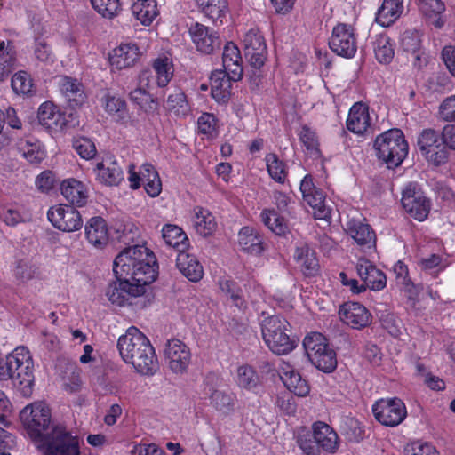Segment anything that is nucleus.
Wrapping results in <instances>:
<instances>
[{"instance_id": "obj_51", "label": "nucleus", "mask_w": 455, "mask_h": 455, "mask_svg": "<svg viewBox=\"0 0 455 455\" xmlns=\"http://www.w3.org/2000/svg\"><path fill=\"white\" fill-rule=\"evenodd\" d=\"M219 284L221 291L230 296L235 307L238 308H243L246 307L245 301L241 295L242 291L235 282L232 280H221Z\"/></svg>"}, {"instance_id": "obj_12", "label": "nucleus", "mask_w": 455, "mask_h": 455, "mask_svg": "<svg viewBox=\"0 0 455 455\" xmlns=\"http://www.w3.org/2000/svg\"><path fill=\"white\" fill-rule=\"evenodd\" d=\"M402 205L408 214L423 221L430 211V202L416 183H410L403 191Z\"/></svg>"}, {"instance_id": "obj_48", "label": "nucleus", "mask_w": 455, "mask_h": 455, "mask_svg": "<svg viewBox=\"0 0 455 455\" xmlns=\"http://www.w3.org/2000/svg\"><path fill=\"white\" fill-rule=\"evenodd\" d=\"M154 70L156 75V83L159 87L168 84L173 75L172 65L167 57L158 58L154 61Z\"/></svg>"}, {"instance_id": "obj_58", "label": "nucleus", "mask_w": 455, "mask_h": 455, "mask_svg": "<svg viewBox=\"0 0 455 455\" xmlns=\"http://www.w3.org/2000/svg\"><path fill=\"white\" fill-rule=\"evenodd\" d=\"M438 116L444 122L455 121V95L445 98L438 108Z\"/></svg>"}, {"instance_id": "obj_34", "label": "nucleus", "mask_w": 455, "mask_h": 455, "mask_svg": "<svg viewBox=\"0 0 455 455\" xmlns=\"http://www.w3.org/2000/svg\"><path fill=\"white\" fill-rule=\"evenodd\" d=\"M238 243L241 249L250 254L259 255L263 251L262 238L251 227H243L238 234Z\"/></svg>"}, {"instance_id": "obj_4", "label": "nucleus", "mask_w": 455, "mask_h": 455, "mask_svg": "<svg viewBox=\"0 0 455 455\" xmlns=\"http://www.w3.org/2000/svg\"><path fill=\"white\" fill-rule=\"evenodd\" d=\"M261 331L265 343L275 354H288L297 346L298 339L291 336V324L281 315L265 318Z\"/></svg>"}, {"instance_id": "obj_40", "label": "nucleus", "mask_w": 455, "mask_h": 455, "mask_svg": "<svg viewBox=\"0 0 455 455\" xmlns=\"http://www.w3.org/2000/svg\"><path fill=\"white\" fill-rule=\"evenodd\" d=\"M282 379L285 387L296 395L304 397L309 394L310 387L299 372L294 371L285 372Z\"/></svg>"}, {"instance_id": "obj_18", "label": "nucleus", "mask_w": 455, "mask_h": 455, "mask_svg": "<svg viewBox=\"0 0 455 455\" xmlns=\"http://www.w3.org/2000/svg\"><path fill=\"white\" fill-rule=\"evenodd\" d=\"M189 32L196 49L203 53L211 54L220 46L218 34L206 26L196 23Z\"/></svg>"}, {"instance_id": "obj_53", "label": "nucleus", "mask_w": 455, "mask_h": 455, "mask_svg": "<svg viewBox=\"0 0 455 455\" xmlns=\"http://www.w3.org/2000/svg\"><path fill=\"white\" fill-rule=\"evenodd\" d=\"M12 88L17 94L28 95L32 90V80L25 71L16 73L12 78Z\"/></svg>"}, {"instance_id": "obj_14", "label": "nucleus", "mask_w": 455, "mask_h": 455, "mask_svg": "<svg viewBox=\"0 0 455 455\" xmlns=\"http://www.w3.org/2000/svg\"><path fill=\"white\" fill-rule=\"evenodd\" d=\"M164 359L169 369L175 374L185 373L191 363L189 347L181 340H168L164 347Z\"/></svg>"}, {"instance_id": "obj_13", "label": "nucleus", "mask_w": 455, "mask_h": 455, "mask_svg": "<svg viewBox=\"0 0 455 455\" xmlns=\"http://www.w3.org/2000/svg\"><path fill=\"white\" fill-rule=\"evenodd\" d=\"M47 218L53 227L63 232H74L83 227L82 216L73 205L52 206L48 210Z\"/></svg>"}, {"instance_id": "obj_3", "label": "nucleus", "mask_w": 455, "mask_h": 455, "mask_svg": "<svg viewBox=\"0 0 455 455\" xmlns=\"http://www.w3.org/2000/svg\"><path fill=\"white\" fill-rule=\"evenodd\" d=\"M20 419L28 436L38 446L60 427L52 423L50 409L43 403L27 405L20 412Z\"/></svg>"}, {"instance_id": "obj_27", "label": "nucleus", "mask_w": 455, "mask_h": 455, "mask_svg": "<svg viewBox=\"0 0 455 455\" xmlns=\"http://www.w3.org/2000/svg\"><path fill=\"white\" fill-rule=\"evenodd\" d=\"M370 126V116L366 105L357 102L350 108L347 128L356 134H363Z\"/></svg>"}, {"instance_id": "obj_7", "label": "nucleus", "mask_w": 455, "mask_h": 455, "mask_svg": "<svg viewBox=\"0 0 455 455\" xmlns=\"http://www.w3.org/2000/svg\"><path fill=\"white\" fill-rule=\"evenodd\" d=\"M303 346L308 359L318 370L330 373L336 369V352L330 347L323 334L315 332L307 336Z\"/></svg>"}, {"instance_id": "obj_44", "label": "nucleus", "mask_w": 455, "mask_h": 455, "mask_svg": "<svg viewBox=\"0 0 455 455\" xmlns=\"http://www.w3.org/2000/svg\"><path fill=\"white\" fill-rule=\"evenodd\" d=\"M402 48L408 52L415 55V60H419L420 56L419 52L421 46V34L417 29L405 30L401 37Z\"/></svg>"}, {"instance_id": "obj_64", "label": "nucleus", "mask_w": 455, "mask_h": 455, "mask_svg": "<svg viewBox=\"0 0 455 455\" xmlns=\"http://www.w3.org/2000/svg\"><path fill=\"white\" fill-rule=\"evenodd\" d=\"M407 455H439L436 449L429 443H415L407 449Z\"/></svg>"}, {"instance_id": "obj_29", "label": "nucleus", "mask_w": 455, "mask_h": 455, "mask_svg": "<svg viewBox=\"0 0 455 455\" xmlns=\"http://www.w3.org/2000/svg\"><path fill=\"white\" fill-rule=\"evenodd\" d=\"M61 194L71 205L83 206L86 204L88 192L85 186L79 180L68 179L61 183Z\"/></svg>"}, {"instance_id": "obj_38", "label": "nucleus", "mask_w": 455, "mask_h": 455, "mask_svg": "<svg viewBox=\"0 0 455 455\" xmlns=\"http://www.w3.org/2000/svg\"><path fill=\"white\" fill-rule=\"evenodd\" d=\"M196 2L204 15L213 23H217L218 20L220 24L222 23L221 18L225 15L228 7L227 0H196Z\"/></svg>"}, {"instance_id": "obj_56", "label": "nucleus", "mask_w": 455, "mask_h": 455, "mask_svg": "<svg viewBox=\"0 0 455 455\" xmlns=\"http://www.w3.org/2000/svg\"><path fill=\"white\" fill-rule=\"evenodd\" d=\"M15 53L7 47L6 52L0 54V81L10 76L15 68Z\"/></svg>"}, {"instance_id": "obj_28", "label": "nucleus", "mask_w": 455, "mask_h": 455, "mask_svg": "<svg viewBox=\"0 0 455 455\" xmlns=\"http://www.w3.org/2000/svg\"><path fill=\"white\" fill-rule=\"evenodd\" d=\"M150 72L144 70L139 76L140 86L130 92V100L145 111L154 108L155 100L152 95L145 89L149 84Z\"/></svg>"}, {"instance_id": "obj_55", "label": "nucleus", "mask_w": 455, "mask_h": 455, "mask_svg": "<svg viewBox=\"0 0 455 455\" xmlns=\"http://www.w3.org/2000/svg\"><path fill=\"white\" fill-rule=\"evenodd\" d=\"M76 152L84 159H92L96 155L94 143L84 137L77 138L73 141Z\"/></svg>"}, {"instance_id": "obj_17", "label": "nucleus", "mask_w": 455, "mask_h": 455, "mask_svg": "<svg viewBox=\"0 0 455 455\" xmlns=\"http://www.w3.org/2000/svg\"><path fill=\"white\" fill-rule=\"evenodd\" d=\"M356 272L363 282L366 290L381 291L386 287V275L369 259L361 258L355 265Z\"/></svg>"}, {"instance_id": "obj_33", "label": "nucleus", "mask_w": 455, "mask_h": 455, "mask_svg": "<svg viewBox=\"0 0 455 455\" xmlns=\"http://www.w3.org/2000/svg\"><path fill=\"white\" fill-rule=\"evenodd\" d=\"M295 259L302 267L303 274L306 276H315L317 274L319 264L315 257V252L307 244L297 247Z\"/></svg>"}, {"instance_id": "obj_45", "label": "nucleus", "mask_w": 455, "mask_h": 455, "mask_svg": "<svg viewBox=\"0 0 455 455\" xmlns=\"http://www.w3.org/2000/svg\"><path fill=\"white\" fill-rule=\"evenodd\" d=\"M263 223L275 234L281 235L285 234L287 224L283 217L280 216L275 210H264L261 212Z\"/></svg>"}, {"instance_id": "obj_37", "label": "nucleus", "mask_w": 455, "mask_h": 455, "mask_svg": "<svg viewBox=\"0 0 455 455\" xmlns=\"http://www.w3.org/2000/svg\"><path fill=\"white\" fill-rule=\"evenodd\" d=\"M194 227L197 234L206 237L216 230L217 223L214 216L204 208H199L194 217Z\"/></svg>"}, {"instance_id": "obj_23", "label": "nucleus", "mask_w": 455, "mask_h": 455, "mask_svg": "<svg viewBox=\"0 0 455 455\" xmlns=\"http://www.w3.org/2000/svg\"><path fill=\"white\" fill-rule=\"evenodd\" d=\"M88 242L96 248H103L108 242V228L105 220L100 216L91 218L85 224Z\"/></svg>"}, {"instance_id": "obj_1", "label": "nucleus", "mask_w": 455, "mask_h": 455, "mask_svg": "<svg viewBox=\"0 0 455 455\" xmlns=\"http://www.w3.org/2000/svg\"><path fill=\"white\" fill-rule=\"evenodd\" d=\"M113 271L117 282L108 285L106 295L117 306H124L130 297L144 294L158 274L155 255L141 245L124 249L114 260Z\"/></svg>"}, {"instance_id": "obj_8", "label": "nucleus", "mask_w": 455, "mask_h": 455, "mask_svg": "<svg viewBox=\"0 0 455 455\" xmlns=\"http://www.w3.org/2000/svg\"><path fill=\"white\" fill-rule=\"evenodd\" d=\"M417 146L429 164L440 166L448 162L449 150L443 145L442 134L435 129H424L418 136Z\"/></svg>"}, {"instance_id": "obj_11", "label": "nucleus", "mask_w": 455, "mask_h": 455, "mask_svg": "<svg viewBox=\"0 0 455 455\" xmlns=\"http://www.w3.org/2000/svg\"><path fill=\"white\" fill-rule=\"evenodd\" d=\"M331 50L344 58H353L357 51V42L352 25L338 23L329 40Z\"/></svg>"}, {"instance_id": "obj_46", "label": "nucleus", "mask_w": 455, "mask_h": 455, "mask_svg": "<svg viewBox=\"0 0 455 455\" xmlns=\"http://www.w3.org/2000/svg\"><path fill=\"white\" fill-rule=\"evenodd\" d=\"M18 150L31 164H39L45 157V152L40 145L28 140H21L18 145Z\"/></svg>"}, {"instance_id": "obj_36", "label": "nucleus", "mask_w": 455, "mask_h": 455, "mask_svg": "<svg viewBox=\"0 0 455 455\" xmlns=\"http://www.w3.org/2000/svg\"><path fill=\"white\" fill-rule=\"evenodd\" d=\"M131 9L133 16L145 26L150 25L158 13L156 0H137Z\"/></svg>"}, {"instance_id": "obj_62", "label": "nucleus", "mask_w": 455, "mask_h": 455, "mask_svg": "<svg viewBox=\"0 0 455 455\" xmlns=\"http://www.w3.org/2000/svg\"><path fill=\"white\" fill-rule=\"evenodd\" d=\"M245 56L251 67L259 69L267 60V48H258L256 50H250L249 48L245 52Z\"/></svg>"}, {"instance_id": "obj_26", "label": "nucleus", "mask_w": 455, "mask_h": 455, "mask_svg": "<svg viewBox=\"0 0 455 455\" xmlns=\"http://www.w3.org/2000/svg\"><path fill=\"white\" fill-rule=\"evenodd\" d=\"M313 437H315L318 448L333 453L338 449V435L326 423L318 421L313 425Z\"/></svg>"}, {"instance_id": "obj_39", "label": "nucleus", "mask_w": 455, "mask_h": 455, "mask_svg": "<svg viewBox=\"0 0 455 455\" xmlns=\"http://www.w3.org/2000/svg\"><path fill=\"white\" fill-rule=\"evenodd\" d=\"M210 400L212 406L224 415H229L235 411L236 396L233 393L214 390Z\"/></svg>"}, {"instance_id": "obj_32", "label": "nucleus", "mask_w": 455, "mask_h": 455, "mask_svg": "<svg viewBox=\"0 0 455 455\" xmlns=\"http://www.w3.org/2000/svg\"><path fill=\"white\" fill-rule=\"evenodd\" d=\"M162 236L165 243L176 250L177 253L188 248V239L186 233L178 226L166 224L162 229Z\"/></svg>"}, {"instance_id": "obj_15", "label": "nucleus", "mask_w": 455, "mask_h": 455, "mask_svg": "<svg viewBox=\"0 0 455 455\" xmlns=\"http://www.w3.org/2000/svg\"><path fill=\"white\" fill-rule=\"evenodd\" d=\"M303 200L315 210V216L319 220L330 217V209L325 205V196L322 189L316 188L310 175H306L300 182Z\"/></svg>"}, {"instance_id": "obj_2", "label": "nucleus", "mask_w": 455, "mask_h": 455, "mask_svg": "<svg viewBox=\"0 0 455 455\" xmlns=\"http://www.w3.org/2000/svg\"><path fill=\"white\" fill-rule=\"evenodd\" d=\"M120 355L135 371L146 376L154 375L158 369L157 357L149 339L136 327H130L117 341Z\"/></svg>"}, {"instance_id": "obj_57", "label": "nucleus", "mask_w": 455, "mask_h": 455, "mask_svg": "<svg viewBox=\"0 0 455 455\" xmlns=\"http://www.w3.org/2000/svg\"><path fill=\"white\" fill-rule=\"evenodd\" d=\"M187 100L184 92L180 89H175L172 93L168 95L166 100V108L179 114L184 112L187 108Z\"/></svg>"}, {"instance_id": "obj_49", "label": "nucleus", "mask_w": 455, "mask_h": 455, "mask_svg": "<svg viewBox=\"0 0 455 455\" xmlns=\"http://www.w3.org/2000/svg\"><path fill=\"white\" fill-rule=\"evenodd\" d=\"M266 162L270 177L279 183H283L287 176L283 162L273 153L266 156Z\"/></svg>"}, {"instance_id": "obj_20", "label": "nucleus", "mask_w": 455, "mask_h": 455, "mask_svg": "<svg viewBox=\"0 0 455 455\" xmlns=\"http://www.w3.org/2000/svg\"><path fill=\"white\" fill-rule=\"evenodd\" d=\"M211 92L212 96L216 101L220 103H226L231 96L232 74L222 70L216 69L212 72L211 77Z\"/></svg>"}, {"instance_id": "obj_31", "label": "nucleus", "mask_w": 455, "mask_h": 455, "mask_svg": "<svg viewBox=\"0 0 455 455\" xmlns=\"http://www.w3.org/2000/svg\"><path fill=\"white\" fill-rule=\"evenodd\" d=\"M95 171H97L99 180L109 186H116L124 179L122 168L116 161H112L110 158L98 163Z\"/></svg>"}, {"instance_id": "obj_41", "label": "nucleus", "mask_w": 455, "mask_h": 455, "mask_svg": "<svg viewBox=\"0 0 455 455\" xmlns=\"http://www.w3.org/2000/svg\"><path fill=\"white\" fill-rule=\"evenodd\" d=\"M60 90L68 101L75 105H81L84 100L83 85L76 79L64 77L60 84Z\"/></svg>"}, {"instance_id": "obj_60", "label": "nucleus", "mask_w": 455, "mask_h": 455, "mask_svg": "<svg viewBox=\"0 0 455 455\" xmlns=\"http://www.w3.org/2000/svg\"><path fill=\"white\" fill-rule=\"evenodd\" d=\"M244 52L250 48L256 50L260 48H267L264 37L256 30L251 29L246 33L243 39Z\"/></svg>"}, {"instance_id": "obj_52", "label": "nucleus", "mask_w": 455, "mask_h": 455, "mask_svg": "<svg viewBox=\"0 0 455 455\" xmlns=\"http://www.w3.org/2000/svg\"><path fill=\"white\" fill-rule=\"evenodd\" d=\"M297 443L299 448L307 455H318L319 448L313 433L308 430L303 429L299 433Z\"/></svg>"}, {"instance_id": "obj_43", "label": "nucleus", "mask_w": 455, "mask_h": 455, "mask_svg": "<svg viewBox=\"0 0 455 455\" xmlns=\"http://www.w3.org/2000/svg\"><path fill=\"white\" fill-rule=\"evenodd\" d=\"M104 100L106 111L112 116L116 121H126L128 118V110L124 100L108 94L105 96Z\"/></svg>"}, {"instance_id": "obj_19", "label": "nucleus", "mask_w": 455, "mask_h": 455, "mask_svg": "<svg viewBox=\"0 0 455 455\" xmlns=\"http://www.w3.org/2000/svg\"><path fill=\"white\" fill-rule=\"evenodd\" d=\"M41 125L52 132H60L67 126V117L60 108L52 102L43 103L37 113Z\"/></svg>"}, {"instance_id": "obj_61", "label": "nucleus", "mask_w": 455, "mask_h": 455, "mask_svg": "<svg viewBox=\"0 0 455 455\" xmlns=\"http://www.w3.org/2000/svg\"><path fill=\"white\" fill-rule=\"evenodd\" d=\"M55 184L54 174L51 171H44L36 179V187L42 193H48Z\"/></svg>"}, {"instance_id": "obj_22", "label": "nucleus", "mask_w": 455, "mask_h": 455, "mask_svg": "<svg viewBox=\"0 0 455 455\" xmlns=\"http://www.w3.org/2000/svg\"><path fill=\"white\" fill-rule=\"evenodd\" d=\"M176 266L190 282L197 283L204 276V268L197 258L186 251L176 255Z\"/></svg>"}, {"instance_id": "obj_50", "label": "nucleus", "mask_w": 455, "mask_h": 455, "mask_svg": "<svg viewBox=\"0 0 455 455\" xmlns=\"http://www.w3.org/2000/svg\"><path fill=\"white\" fill-rule=\"evenodd\" d=\"M93 9L102 17L112 19L121 9L119 0H90Z\"/></svg>"}, {"instance_id": "obj_21", "label": "nucleus", "mask_w": 455, "mask_h": 455, "mask_svg": "<svg viewBox=\"0 0 455 455\" xmlns=\"http://www.w3.org/2000/svg\"><path fill=\"white\" fill-rule=\"evenodd\" d=\"M345 229L359 246L368 249L375 247L376 235L369 224L352 219L347 222Z\"/></svg>"}, {"instance_id": "obj_10", "label": "nucleus", "mask_w": 455, "mask_h": 455, "mask_svg": "<svg viewBox=\"0 0 455 455\" xmlns=\"http://www.w3.org/2000/svg\"><path fill=\"white\" fill-rule=\"evenodd\" d=\"M375 419L387 427H396L401 424L407 411L403 402L399 398L380 399L372 406Z\"/></svg>"}, {"instance_id": "obj_35", "label": "nucleus", "mask_w": 455, "mask_h": 455, "mask_svg": "<svg viewBox=\"0 0 455 455\" xmlns=\"http://www.w3.org/2000/svg\"><path fill=\"white\" fill-rule=\"evenodd\" d=\"M403 10V0H384L378 10L376 21L389 26L401 16Z\"/></svg>"}, {"instance_id": "obj_24", "label": "nucleus", "mask_w": 455, "mask_h": 455, "mask_svg": "<svg viewBox=\"0 0 455 455\" xmlns=\"http://www.w3.org/2000/svg\"><path fill=\"white\" fill-rule=\"evenodd\" d=\"M419 9L426 22L435 28H442L445 24L443 13L445 5L441 0H419Z\"/></svg>"}, {"instance_id": "obj_6", "label": "nucleus", "mask_w": 455, "mask_h": 455, "mask_svg": "<svg viewBox=\"0 0 455 455\" xmlns=\"http://www.w3.org/2000/svg\"><path fill=\"white\" fill-rule=\"evenodd\" d=\"M12 362V377L13 385L24 397H30L33 393L35 376L34 362L29 351L24 347H19L11 353Z\"/></svg>"}, {"instance_id": "obj_59", "label": "nucleus", "mask_w": 455, "mask_h": 455, "mask_svg": "<svg viewBox=\"0 0 455 455\" xmlns=\"http://www.w3.org/2000/svg\"><path fill=\"white\" fill-rule=\"evenodd\" d=\"M299 140L307 151L311 153H319V143L316 134L308 126L304 125L299 132Z\"/></svg>"}, {"instance_id": "obj_25", "label": "nucleus", "mask_w": 455, "mask_h": 455, "mask_svg": "<svg viewBox=\"0 0 455 455\" xmlns=\"http://www.w3.org/2000/svg\"><path fill=\"white\" fill-rule=\"evenodd\" d=\"M223 69L232 74L234 81L243 76L242 57L238 47L233 43L226 44L222 53Z\"/></svg>"}, {"instance_id": "obj_16", "label": "nucleus", "mask_w": 455, "mask_h": 455, "mask_svg": "<svg viewBox=\"0 0 455 455\" xmlns=\"http://www.w3.org/2000/svg\"><path fill=\"white\" fill-rule=\"evenodd\" d=\"M340 320L353 329H363L371 321V315L368 309L357 302H347L340 306L339 310Z\"/></svg>"}, {"instance_id": "obj_30", "label": "nucleus", "mask_w": 455, "mask_h": 455, "mask_svg": "<svg viewBox=\"0 0 455 455\" xmlns=\"http://www.w3.org/2000/svg\"><path fill=\"white\" fill-rule=\"evenodd\" d=\"M140 57L139 49L134 44H122L113 51L109 57L112 66L118 69L126 68L134 65Z\"/></svg>"}, {"instance_id": "obj_47", "label": "nucleus", "mask_w": 455, "mask_h": 455, "mask_svg": "<svg viewBox=\"0 0 455 455\" xmlns=\"http://www.w3.org/2000/svg\"><path fill=\"white\" fill-rule=\"evenodd\" d=\"M259 383V377L250 365H242L237 369V384L246 390L255 388Z\"/></svg>"}, {"instance_id": "obj_63", "label": "nucleus", "mask_w": 455, "mask_h": 455, "mask_svg": "<svg viewBox=\"0 0 455 455\" xmlns=\"http://www.w3.org/2000/svg\"><path fill=\"white\" fill-rule=\"evenodd\" d=\"M197 124L200 133L212 135L216 130V118L212 114L202 115L198 118Z\"/></svg>"}, {"instance_id": "obj_54", "label": "nucleus", "mask_w": 455, "mask_h": 455, "mask_svg": "<svg viewBox=\"0 0 455 455\" xmlns=\"http://www.w3.org/2000/svg\"><path fill=\"white\" fill-rule=\"evenodd\" d=\"M38 274V268L27 260H19L15 270V277L21 283L33 279Z\"/></svg>"}, {"instance_id": "obj_9", "label": "nucleus", "mask_w": 455, "mask_h": 455, "mask_svg": "<svg viewBox=\"0 0 455 455\" xmlns=\"http://www.w3.org/2000/svg\"><path fill=\"white\" fill-rule=\"evenodd\" d=\"M38 447L45 449L48 455H80L77 437L61 426Z\"/></svg>"}, {"instance_id": "obj_42", "label": "nucleus", "mask_w": 455, "mask_h": 455, "mask_svg": "<svg viewBox=\"0 0 455 455\" xmlns=\"http://www.w3.org/2000/svg\"><path fill=\"white\" fill-rule=\"evenodd\" d=\"M375 57L379 63H389L395 55L390 38L387 35H379L373 43Z\"/></svg>"}, {"instance_id": "obj_5", "label": "nucleus", "mask_w": 455, "mask_h": 455, "mask_svg": "<svg viewBox=\"0 0 455 455\" xmlns=\"http://www.w3.org/2000/svg\"><path fill=\"white\" fill-rule=\"evenodd\" d=\"M377 156L389 169L399 166L408 154V143L400 129H390L379 135L374 141Z\"/></svg>"}]
</instances>
